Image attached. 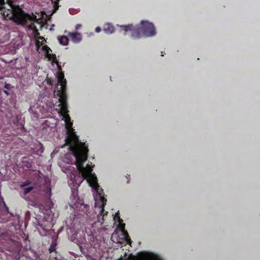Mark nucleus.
I'll use <instances>...</instances> for the list:
<instances>
[{
	"instance_id": "1",
	"label": "nucleus",
	"mask_w": 260,
	"mask_h": 260,
	"mask_svg": "<svg viewBox=\"0 0 260 260\" xmlns=\"http://www.w3.org/2000/svg\"><path fill=\"white\" fill-rule=\"evenodd\" d=\"M4 18L11 20L14 23L18 25L26 26L27 30L32 31L34 36L36 38L40 35L39 30L36 28L34 23L38 22L36 16L32 14L29 15L25 12H21V13H17L13 16H3Z\"/></svg>"
},
{
	"instance_id": "2",
	"label": "nucleus",
	"mask_w": 260,
	"mask_h": 260,
	"mask_svg": "<svg viewBox=\"0 0 260 260\" xmlns=\"http://www.w3.org/2000/svg\"><path fill=\"white\" fill-rule=\"evenodd\" d=\"M70 143L73 145V146L70 147V149L75 158H76V166L79 172H87L88 173H91L92 168L90 166L87 165L86 168L83 167V163L87 159V152H88L87 147L77 144L75 140H71Z\"/></svg>"
},
{
	"instance_id": "3",
	"label": "nucleus",
	"mask_w": 260,
	"mask_h": 260,
	"mask_svg": "<svg viewBox=\"0 0 260 260\" xmlns=\"http://www.w3.org/2000/svg\"><path fill=\"white\" fill-rule=\"evenodd\" d=\"M58 84L55 86V91L58 92L59 95V101H60V106H61V115L62 117L68 115V104H67V94L66 90L67 86H66V79H64V75L61 73L58 75Z\"/></svg>"
},
{
	"instance_id": "4",
	"label": "nucleus",
	"mask_w": 260,
	"mask_h": 260,
	"mask_svg": "<svg viewBox=\"0 0 260 260\" xmlns=\"http://www.w3.org/2000/svg\"><path fill=\"white\" fill-rule=\"evenodd\" d=\"M155 35L154 25L148 21H142L140 24L135 26L134 32H132V37L140 38L141 36L151 37Z\"/></svg>"
},
{
	"instance_id": "5",
	"label": "nucleus",
	"mask_w": 260,
	"mask_h": 260,
	"mask_svg": "<svg viewBox=\"0 0 260 260\" xmlns=\"http://www.w3.org/2000/svg\"><path fill=\"white\" fill-rule=\"evenodd\" d=\"M21 12H24L18 5H13L11 0H0V15L2 16H14Z\"/></svg>"
},
{
	"instance_id": "6",
	"label": "nucleus",
	"mask_w": 260,
	"mask_h": 260,
	"mask_svg": "<svg viewBox=\"0 0 260 260\" xmlns=\"http://www.w3.org/2000/svg\"><path fill=\"white\" fill-rule=\"evenodd\" d=\"M63 120L65 121V126L67 129L68 136L66 138V143L68 145H70V147H72L73 145L70 143L71 141H75L76 142V144L82 145L83 146H86L84 143H82L79 141V138L77 136L75 133L74 132V130L72 129V126L73 124L70 121V117L69 115L63 117Z\"/></svg>"
},
{
	"instance_id": "7",
	"label": "nucleus",
	"mask_w": 260,
	"mask_h": 260,
	"mask_svg": "<svg viewBox=\"0 0 260 260\" xmlns=\"http://www.w3.org/2000/svg\"><path fill=\"white\" fill-rule=\"evenodd\" d=\"M96 192H98V196L100 198L101 202H102L100 207L101 215H98V222L103 223L104 221V217L106 216L107 214V212L104 211V205L106 204L107 200L103 196V190L99 186L96 187Z\"/></svg>"
},
{
	"instance_id": "8",
	"label": "nucleus",
	"mask_w": 260,
	"mask_h": 260,
	"mask_svg": "<svg viewBox=\"0 0 260 260\" xmlns=\"http://www.w3.org/2000/svg\"><path fill=\"white\" fill-rule=\"evenodd\" d=\"M42 50L45 51L46 55H47V57H48V59L52 60L53 62L58 64V63L56 61L55 55L49 53V52L51 51V49L47 46L42 47ZM57 66H58V64H57Z\"/></svg>"
},
{
	"instance_id": "9",
	"label": "nucleus",
	"mask_w": 260,
	"mask_h": 260,
	"mask_svg": "<svg viewBox=\"0 0 260 260\" xmlns=\"http://www.w3.org/2000/svg\"><path fill=\"white\" fill-rule=\"evenodd\" d=\"M69 37L74 43H79L81 40V35L79 32H69Z\"/></svg>"
},
{
	"instance_id": "10",
	"label": "nucleus",
	"mask_w": 260,
	"mask_h": 260,
	"mask_svg": "<svg viewBox=\"0 0 260 260\" xmlns=\"http://www.w3.org/2000/svg\"><path fill=\"white\" fill-rule=\"evenodd\" d=\"M117 26L120 27V31H123L125 32L128 31H132V32H134V29H135V26L132 24L117 25Z\"/></svg>"
},
{
	"instance_id": "11",
	"label": "nucleus",
	"mask_w": 260,
	"mask_h": 260,
	"mask_svg": "<svg viewBox=\"0 0 260 260\" xmlns=\"http://www.w3.org/2000/svg\"><path fill=\"white\" fill-rule=\"evenodd\" d=\"M104 31L107 34H111L114 31V27L110 23H106L104 25Z\"/></svg>"
},
{
	"instance_id": "12",
	"label": "nucleus",
	"mask_w": 260,
	"mask_h": 260,
	"mask_svg": "<svg viewBox=\"0 0 260 260\" xmlns=\"http://www.w3.org/2000/svg\"><path fill=\"white\" fill-rule=\"evenodd\" d=\"M58 41H59V43L63 46H66L68 45V38L65 36H62L58 38Z\"/></svg>"
},
{
	"instance_id": "13",
	"label": "nucleus",
	"mask_w": 260,
	"mask_h": 260,
	"mask_svg": "<svg viewBox=\"0 0 260 260\" xmlns=\"http://www.w3.org/2000/svg\"><path fill=\"white\" fill-rule=\"evenodd\" d=\"M24 159H25V158H23L24 160H22V165H23L24 167L30 169V168L31 167V164L28 160H25Z\"/></svg>"
},
{
	"instance_id": "14",
	"label": "nucleus",
	"mask_w": 260,
	"mask_h": 260,
	"mask_svg": "<svg viewBox=\"0 0 260 260\" xmlns=\"http://www.w3.org/2000/svg\"><path fill=\"white\" fill-rule=\"evenodd\" d=\"M32 189H33V187H28L24 188V190H23L24 194L26 195V194L30 192V191L32 190Z\"/></svg>"
},
{
	"instance_id": "15",
	"label": "nucleus",
	"mask_w": 260,
	"mask_h": 260,
	"mask_svg": "<svg viewBox=\"0 0 260 260\" xmlns=\"http://www.w3.org/2000/svg\"><path fill=\"white\" fill-rule=\"evenodd\" d=\"M30 182L28 180H27L26 181H24L20 184V187H24L25 186H27L29 185H30Z\"/></svg>"
},
{
	"instance_id": "16",
	"label": "nucleus",
	"mask_w": 260,
	"mask_h": 260,
	"mask_svg": "<svg viewBox=\"0 0 260 260\" xmlns=\"http://www.w3.org/2000/svg\"><path fill=\"white\" fill-rule=\"evenodd\" d=\"M146 260H161V259H160L158 257H157L154 255H152V256H150V257L146 259Z\"/></svg>"
},
{
	"instance_id": "17",
	"label": "nucleus",
	"mask_w": 260,
	"mask_h": 260,
	"mask_svg": "<svg viewBox=\"0 0 260 260\" xmlns=\"http://www.w3.org/2000/svg\"><path fill=\"white\" fill-rule=\"evenodd\" d=\"M125 241H126V242H127V244H130V243H131V241H130L129 237L128 235L125 236Z\"/></svg>"
},
{
	"instance_id": "18",
	"label": "nucleus",
	"mask_w": 260,
	"mask_h": 260,
	"mask_svg": "<svg viewBox=\"0 0 260 260\" xmlns=\"http://www.w3.org/2000/svg\"><path fill=\"white\" fill-rule=\"evenodd\" d=\"M2 204H3V206L5 207L6 210L8 211V207L6 206V203L3 200H2Z\"/></svg>"
},
{
	"instance_id": "19",
	"label": "nucleus",
	"mask_w": 260,
	"mask_h": 260,
	"mask_svg": "<svg viewBox=\"0 0 260 260\" xmlns=\"http://www.w3.org/2000/svg\"><path fill=\"white\" fill-rule=\"evenodd\" d=\"M95 32H101V28L100 27H96V28H95Z\"/></svg>"
},
{
	"instance_id": "20",
	"label": "nucleus",
	"mask_w": 260,
	"mask_h": 260,
	"mask_svg": "<svg viewBox=\"0 0 260 260\" xmlns=\"http://www.w3.org/2000/svg\"><path fill=\"white\" fill-rule=\"evenodd\" d=\"M54 251V248L52 247L49 248V252L51 253L52 252Z\"/></svg>"
},
{
	"instance_id": "21",
	"label": "nucleus",
	"mask_w": 260,
	"mask_h": 260,
	"mask_svg": "<svg viewBox=\"0 0 260 260\" xmlns=\"http://www.w3.org/2000/svg\"><path fill=\"white\" fill-rule=\"evenodd\" d=\"M81 26V25L80 24H76V30H78V29H79Z\"/></svg>"
},
{
	"instance_id": "22",
	"label": "nucleus",
	"mask_w": 260,
	"mask_h": 260,
	"mask_svg": "<svg viewBox=\"0 0 260 260\" xmlns=\"http://www.w3.org/2000/svg\"><path fill=\"white\" fill-rule=\"evenodd\" d=\"M9 88H10V84H5V88L9 89Z\"/></svg>"
},
{
	"instance_id": "23",
	"label": "nucleus",
	"mask_w": 260,
	"mask_h": 260,
	"mask_svg": "<svg viewBox=\"0 0 260 260\" xmlns=\"http://www.w3.org/2000/svg\"><path fill=\"white\" fill-rule=\"evenodd\" d=\"M58 9V6H57V4H55V6H54V10H55V11Z\"/></svg>"
},
{
	"instance_id": "24",
	"label": "nucleus",
	"mask_w": 260,
	"mask_h": 260,
	"mask_svg": "<svg viewBox=\"0 0 260 260\" xmlns=\"http://www.w3.org/2000/svg\"><path fill=\"white\" fill-rule=\"evenodd\" d=\"M4 93H5L6 94L8 95V91L6 90H4Z\"/></svg>"
},
{
	"instance_id": "25",
	"label": "nucleus",
	"mask_w": 260,
	"mask_h": 260,
	"mask_svg": "<svg viewBox=\"0 0 260 260\" xmlns=\"http://www.w3.org/2000/svg\"><path fill=\"white\" fill-rule=\"evenodd\" d=\"M39 39H40V40H44V38L42 37H39Z\"/></svg>"
},
{
	"instance_id": "26",
	"label": "nucleus",
	"mask_w": 260,
	"mask_h": 260,
	"mask_svg": "<svg viewBox=\"0 0 260 260\" xmlns=\"http://www.w3.org/2000/svg\"><path fill=\"white\" fill-rule=\"evenodd\" d=\"M39 44H40V42L37 41V43H36V44H37V46H38Z\"/></svg>"
},
{
	"instance_id": "27",
	"label": "nucleus",
	"mask_w": 260,
	"mask_h": 260,
	"mask_svg": "<svg viewBox=\"0 0 260 260\" xmlns=\"http://www.w3.org/2000/svg\"><path fill=\"white\" fill-rule=\"evenodd\" d=\"M161 56H163V54H162V55H161Z\"/></svg>"
},
{
	"instance_id": "28",
	"label": "nucleus",
	"mask_w": 260,
	"mask_h": 260,
	"mask_svg": "<svg viewBox=\"0 0 260 260\" xmlns=\"http://www.w3.org/2000/svg\"><path fill=\"white\" fill-rule=\"evenodd\" d=\"M128 260H129V259H128Z\"/></svg>"
},
{
	"instance_id": "29",
	"label": "nucleus",
	"mask_w": 260,
	"mask_h": 260,
	"mask_svg": "<svg viewBox=\"0 0 260 260\" xmlns=\"http://www.w3.org/2000/svg\"><path fill=\"white\" fill-rule=\"evenodd\" d=\"M57 260V259H56Z\"/></svg>"
}]
</instances>
